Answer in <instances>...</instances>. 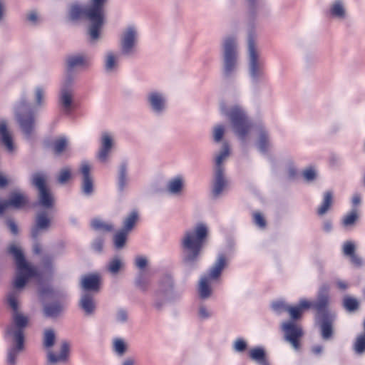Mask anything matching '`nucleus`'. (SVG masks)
Segmentation results:
<instances>
[{
  "instance_id": "obj_23",
  "label": "nucleus",
  "mask_w": 365,
  "mask_h": 365,
  "mask_svg": "<svg viewBox=\"0 0 365 365\" xmlns=\"http://www.w3.org/2000/svg\"><path fill=\"white\" fill-rule=\"evenodd\" d=\"M112 145L113 141L111 137L107 133L103 134L101 139V147L98 153V158L101 162H106L107 160Z\"/></svg>"
},
{
  "instance_id": "obj_35",
  "label": "nucleus",
  "mask_w": 365,
  "mask_h": 365,
  "mask_svg": "<svg viewBox=\"0 0 365 365\" xmlns=\"http://www.w3.org/2000/svg\"><path fill=\"white\" fill-rule=\"evenodd\" d=\"M56 341V334L53 329H46L43 331V345L46 349L51 350Z\"/></svg>"
},
{
  "instance_id": "obj_55",
  "label": "nucleus",
  "mask_w": 365,
  "mask_h": 365,
  "mask_svg": "<svg viewBox=\"0 0 365 365\" xmlns=\"http://www.w3.org/2000/svg\"><path fill=\"white\" fill-rule=\"evenodd\" d=\"M48 177L46 174L42 172H38L33 175L31 182H46Z\"/></svg>"
},
{
  "instance_id": "obj_13",
  "label": "nucleus",
  "mask_w": 365,
  "mask_h": 365,
  "mask_svg": "<svg viewBox=\"0 0 365 365\" xmlns=\"http://www.w3.org/2000/svg\"><path fill=\"white\" fill-rule=\"evenodd\" d=\"M317 303V299L315 301H309L304 298L299 299V303L295 306L289 304L288 312L290 317L289 321L294 322L302 317L303 312L310 308L315 309V304Z\"/></svg>"
},
{
  "instance_id": "obj_17",
  "label": "nucleus",
  "mask_w": 365,
  "mask_h": 365,
  "mask_svg": "<svg viewBox=\"0 0 365 365\" xmlns=\"http://www.w3.org/2000/svg\"><path fill=\"white\" fill-rule=\"evenodd\" d=\"M78 307L86 317L93 316L96 310V302L93 294L88 292L81 294Z\"/></svg>"
},
{
  "instance_id": "obj_10",
  "label": "nucleus",
  "mask_w": 365,
  "mask_h": 365,
  "mask_svg": "<svg viewBox=\"0 0 365 365\" xmlns=\"http://www.w3.org/2000/svg\"><path fill=\"white\" fill-rule=\"evenodd\" d=\"M29 204V198L26 193L21 190L12 191L7 200L0 199V217L9 207L23 209Z\"/></svg>"
},
{
  "instance_id": "obj_14",
  "label": "nucleus",
  "mask_w": 365,
  "mask_h": 365,
  "mask_svg": "<svg viewBox=\"0 0 365 365\" xmlns=\"http://www.w3.org/2000/svg\"><path fill=\"white\" fill-rule=\"evenodd\" d=\"M101 274L98 273H91L81 277L80 285L85 292H98L101 288Z\"/></svg>"
},
{
  "instance_id": "obj_38",
  "label": "nucleus",
  "mask_w": 365,
  "mask_h": 365,
  "mask_svg": "<svg viewBox=\"0 0 365 365\" xmlns=\"http://www.w3.org/2000/svg\"><path fill=\"white\" fill-rule=\"evenodd\" d=\"M114 321L118 324H126L129 322V312L125 308H118L116 309L114 314Z\"/></svg>"
},
{
  "instance_id": "obj_45",
  "label": "nucleus",
  "mask_w": 365,
  "mask_h": 365,
  "mask_svg": "<svg viewBox=\"0 0 365 365\" xmlns=\"http://www.w3.org/2000/svg\"><path fill=\"white\" fill-rule=\"evenodd\" d=\"M68 145L67 140L64 137L57 138L53 142V151L56 154L59 155L63 152Z\"/></svg>"
},
{
  "instance_id": "obj_26",
  "label": "nucleus",
  "mask_w": 365,
  "mask_h": 365,
  "mask_svg": "<svg viewBox=\"0 0 365 365\" xmlns=\"http://www.w3.org/2000/svg\"><path fill=\"white\" fill-rule=\"evenodd\" d=\"M0 136L2 143L6 146L7 150L12 152L14 146L11 135L7 130V125L5 120L0 121Z\"/></svg>"
},
{
  "instance_id": "obj_60",
  "label": "nucleus",
  "mask_w": 365,
  "mask_h": 365,
  "mask_svg": "<svg viewBox=\"0 0 365 365\" xmlns=\"http://www.w3.org/2000/svg\"><path fill=\"white\" fill-rule=\"evenodd\" d=\"M127 168L125 164H122L119 169V181L125 182L126 180Z\"/></svg>"
},
{
  "instance_id": "obj_21",
  "label": "nucleus",
  "mask_w": 365,
  "mask_h": 365,
  "mask_svg": "<svg viewBox=\"0 0 365 365\" xmlns=\"http://www.w3.org/2000/svg\"><path fill=\"white\" fill-rule=\"evenodd\" d=\"M136 38V31L133 27H129L124 33L122 41V51L124 53L128 54L131 52L135 45Z\"/></svg>"
},
{
  "instance_id": "obj_4",
  "label": "nucleus",
  "mask_w": 365,
  "mask_h": 365,
  "mask_svg": "<svg viewBox=\"0 0 365 365\" xmlns=\"http://www.w3.org/2000/svg\"><path fill=\"white\" fill-rule=\"evenodd\" d=\"M330 286L324 283L317 291V303L315 304L316 321L320 329V335L323 340L330 341L334 336V322L336 314L334 311L329 309Z\"/></svg>"
},
{
  "instance_id": "obj_39",
  "label": "nucleus",
  "mask_w": 365,
  "mask_h": 365,
  "mask_svg": "<svg viewBox=\"0 0 365 365\" xmlns=\"http://www.w3.org/2000/svg\"><path fill=\"white\" fill-rule=\"evenodd\" d=\"M247 348L248 341L242 337H237L232 341V349L235 353H245Z\"/></svg>"
},
{
  "instance_id": "obj_54",
  "label": "nucleus",
  "mask_w": 365,
  "mask_h": 365,
  "mask_svg": "<svg viewBox=\"0 0 365 365\" xmlns=\"http://www.w3.org/2000/svg\"><path fill=\"white\" fill-rule=\"evenodd\" d=\"M224 133H225L224 126L222 125H217L215 128L214 133H213L215 141L220 142L223 137Z\"/></svg>"
},
{
  "instance_id": "obj_9",
  "label": "nucleus",
  "mask_w": 365,
  "mask_h": 365,
  "mask_svg": "<svg viewBox=\"0 0 365 365\" xmlns=\"http://www.w3.org/2000/svg\"><path fill=\"white\" fill-rule=\"evenodd\" d=\"M282 331L284 340L288 342L292 348L298 351L300 350V339L304 335L302 327L293 321H285L282 323Z\"/></svg>"
},
{
  "instance_id": "obj_64",
  "label": "nucleus",
  "mask_w": 365,
  "mask_h": 365,
  "mask_svg": "<svg viewBox=\"0 0 365 365\" xmlns=\"http://www.w3.org/2000/svg\"><path fill=\"white\" fill-rule=\"evenodd\" d=\"M324 351V346L321 344L313 345L311 348V351L314 355H320Z\"/></svg>"
},
{
  "instance_id": "obj_34",
  "label": "nucleus",
  "mask_w": 365,
  "mask_h": 365,
  "mask_svg": "<svg viewBox=\"0 0 365 365\" xmlns=\"http://www.w3.org/2000/svg\"><path fill=\"white\" fill-rule=\"evenodd\" d=\"M352 349L354 352L359 356L365 354V335L359 334L356 336L353 345Z\"/></svg>"
},
{
  "instance_id": "obj_1",
  "label": "nucleus",
  "mask_w": 365,
  "mask_h": 365,
  "mask_svg": "<svg viewBox=\"0 0 365 365\" xmlns=\"http://www.w3.org/2000/svg\"><path fill=\"white\" fill-rule=\"evenodd\" d=\"M8 252L11 255L15 264V274L13 280L14 290L10 292H16V299H18L19 292L22 290L30 279L36 278L38 284V292L41 298H52L54 297V290L49 284H45L44 281L51 279L54 272L53 260L57 256L63 254V247L58 250L53 251L50 255L43 256L41 259L39 269L28 262L25 257L24 251L21 246L15 243L11 244L8 247ZM18 302V300H16Z\"/></svg>"
},
{
  "instance_id": "obj_5",
  "label": "nucleus",
  "mask_w": 365,
  "mask_h": 365,
  "mask_svg": "<svg viewBox=\"0 0 365 365\" xmlns=\"http://www.w3.org/2000/svg\"><path fill=\"white\" fill-rule=\"evenodd\" d=\"M37 190V205L43 210L37 212L35 224L31 229V236L36 240L46 232L51 226V219L48 210L55 205V197L48 187L47 184H35Z\"/></svg>"
},
{
  "instance_id": "obj_16",
  "label": "nucleus",
  "mask_w": 365,
  "mask_h": 365,
  "mask_svg": "<svg viewBox=\"0 0 365 365\" xmlns=\"http://www.w3.org/2000/svg\"><path fill=\"white\" fill-rule=\"evenodd\" d=\"M248 50L250 56V68L252 77L257 78L261 73L260 65L258 62V54L256 50L255 40L250 37L248 40Z\"/></svg>"
},
{
  "instance_id": "obj_53",
  "label": "nucleus",
  "mask_w": 365,
  "mask_h": 365,
  "mask_svg": "<svg viewBox=\"0 0 365 365\" xmlns=\"http://www.w3.org/2000/svg\"><path fill=\"white\" fill-rule=\"evenodd\" d=\"M134 264L136 267L142 270L146 267L148 259L144 256L138 255L135 257Z\"/></svg>"
},
{
  "instance_id": "obj_58",
  "label": "nucleus",
  "mask_w": 365,
  "mask_h": 365,
  "mask_svg": "<svg viewBox=\"0 0 365 365\" xmlns=\"http://www.w3.org/2000/svg\"><path fill=\"white\" fill-rule=\"evenodd\" d=\"M115 63V58L113 53H109L107 55L106 61V68L107 71H111Z\"/></svg>"
},
{
  "instance_id": "obj_63",
  "label": "nucleus",
  "mask_w": 365,
  "mask_h": 365,
  "mask_svg": "<svg viewBox=\"0 0 365 365\" xmlns=\"http://www.w3.org/2000/svg\"><path fill=\"white\" fill-rule=\"evenodd\" d=\"M43 95H44L43 90L41 88H38L36 91V103L39 106L42 104Z\"/></svg>"
},
{
  "instance_id": "obj_52",
  "label": "nucleus",
  "mask_w": 365,
  "mask_h": 365,
  "mask_svg": "<svg viewBox=\"0 0 365 365\" xmlns=\"http://www.w3.org/2000/svg\"><path fill=\"white\" fill-rule=\"evenodd\" d=\"M355 245L351 241H346L343 245V253L344 255L351 257L354 255Z\"/></svg>"
},
{
  "instance_id": "obj_50",
  "label": "nucleus",
  "mask_w": 365,
  "mask_h": 365,
  "mask_svg": "<svg viewBox=\"0 0 365 365\" xmlns=\"http://www.w3.org/2000/svg\"><path fill=\"white\" fill-rule=\"evenodd\" d=\"M91 167L88 163H83L81 165V172L83 177V182H92V178L90 175Z\"/></svg>"
},
{
  "instance_id": "obj_18",
  "label": "nucleus",
  "mask_w": 365,
  "mask_h": 365,
  "mask_svg": "<svg viewBox=\"0 0 365 365\" xmlns=\"http://www.w3.org/2000/svg\"><path fill=\"white\" fill-rule=\"evenodd\" d=\"M155 191L161 195L176 197L182 194L185 184H155Z\"/></svg>"
},
{
  "instance_id": "obj_12",
  "label": "nucleus",
  "mask_w": 365,
  "mask_h": 365,
  "mask_svg": "<svg viewBox=\"0 0 365 365\" xmlns=\"http://www.w3.org/2000/svg\"><path fill=\"white\" fill-rule=\"evenodd\" d=\"M236 45L233 38H227L224 43L225 49V73L229 75L235 68L236 64Z\"/></svg>"
},
{
  "instance_id": "obj_32",
  "label": "nucleus",
  "mask_w": 365,
  "mask_h": 365,
  "mask_svg": "<svg viewBox=\"0 0 365 365\" xmlns=\"http://www.w3.org/2000/svg\"><path fill=\"white\" fill-rule=\"evenodd\" d=\"M213 315L210 307L203 302H200L197 307V317L200 321L210 319Z\"/></svg>"
},
{
  "instance_id": "obj_31",
  "label": "nucleus",
  "mask_w": 365,
  "mask_h": 365,
  "mask_svg": "<svg viewBox=\"0 0 365 365\" xmlns=\"http://www.w3.org/2000/svg\"><path fill=\"white\" fill-rule=\"evenodd\" d=\"M92 227L100 232H111L114 229L113 225L107 221H104L99 218H95L91 221Z\"/></svg>"
},
{
  "instance_id": "obj_19",
  "label": "nucleus",
  "mask_w": 365,
  "mask_h": 365,
  "mask_svg": "<svg viewBox=\"0 0 365 365\" xmlns=\"http://www.w3.org/2000/svg\"><path fill=\"white\" fill-rule=\"evenodd\" d=\"M125 259L123 256L116 255L110 257L105 265V270L110 275L115 277L124 269Z\"/></svg>"
},
{
  "instance_id": "obj_6",
  "label": "nucleus",
  "mask_w": 365,
  "mask_h": 365,
  "mask_svg": "<svg viewBox=\"0 0 365 365\" xmlns=\"http://www.w3.org/2000/svg\"><path fill=\"white\" fill-rule=\"evenodd\" d=\"M106 1L107 0H90V5L87 7L73 5L71 8V19L78 20L86 18L91 21L89 35L93 40L99 37L100 30L103 24V7Z\"/></svg>"
},
{
  "instance_id": "obj_44",
  "label": "nucleus",
  "mask_w": 365,
  "mask_h": 365,
  "mask_svg": "<svg viewBox=\"0 0 365 365\" xmlns=\"http://www.w3.org/2000/svg\"><path fill=\"white\" fill-rule=\"evenodd\" d=\"M343 305L349 312H354L358 309L359 302L355 298L349 296H345L343 300Z\"/></svg>"
},
{
  "instance_id": "obj_2",
  "label": "nucleus",
  "mask_w": 365,
  "mask_h": 365,
  "mask_svg": "<svg viewBox=\"0 0 365 365\" xmlns=\"http://www.w3.org/2000/svg\"><path fill=\"white\" fill-rule=\"evenodd\" d=\"M16 297V292H12L8 298V303L14 312L11 322L5 330V338L9 342L6 354V365H17L18 358L25 349V329L28 318L18 311Z\"/></svg>"
},
{
  "instance_id": "obj_49",
  "label": "nucleus",
  "mask_w": 365,
  "mask_h": 365,
  "mask_svg": "<svg viewBox=\"0 0 365 365\" xmlns=\"http://www.w3.org/2000/svg\"><path fill=\"white\" fill-rule=\"evenodd\" d=\"M269 148L268 135L266 132H262L259 138V148L262 152H266Z\"/></svg>"
},
{
  "instance_id": "obj_42",
  "label": "nucleus",
  "mask_w": 365,
  "mask_h": 365,
  "mask_svg": "<svg viewBox=\"0 0 365 365\" xmlns=\"http://www.w3.org/2000/svg\"><path fill=\"white\" fill-rule=\"evenodd\" d=\"M60 101L67 113H69L72 103V95L69 91L63 90L61 92Z\"/></svg>"
},
{
  "instance_id": "obj_20",
  "label": "nucleus",
  "mask_w": 365,
  "mask_h": 365,
  "mask_svg": "<svg viewBox=\"0 0 365 365\" xmlns=\"http://www.w3.org/2000/svg\"><path fill=\"white\" fill-rule=\"evenodd\" d=\"M18 121L23 133L27 137L30 136L34 128V115L33 112L19 113Z\"/></svg>"
},
{
  "instance_id": "obj_3",
  "label": "nucleus",
  "mask_w": 365,
  "mask_h": 365,
  "mask_svg": "<svg viewBox=\"0 0 365 365\" xmlns=\"http://www.w3.org/2000/svg\"><path fill=\"white\" fill-rule=\"evenodd\" d=\"M207 235L208 227L202 222L197 223L185 232L181 245L182 263L187 271L198 267Z\"/></svg>"
},
{
  "instance_id": "obj_56",
  "label": "nucleus",
  "mask_w": 365,
  "mask_h": 365,
  "mask_svg": "<svg viewBox=\"0 0 365 365\" xmlns=\"http://www.w3.org/2000/svg\"><path fill=\"white\" fill-rule=\"evenodd\" d=\"M304 178L307 181L315 180L316 171L312 167L305 169L302 173Z\"/></svg>"
},
{
  "instance_id": "obj_36",
  "label": "nucleus",
  "mask_w": 365,
  "mask_h": 365,
  "mask_svg": "<svg viewBox=\"0 0 365 365\" xmlns=\"http://www.w3.org/2000/svg\"><path fill=\"white\" fill-rule=\"evenodd\" d=\"M128 234L124 230H120L114 235L113 245L115 249L121 250L125 247Z\"/></svg>"
},
{
  "instance_id": "obj_57",
  "label": "nucleus",
  "mask_w": 365,
  "mask_h": 365,
  "mask_svg": "<svg viewBox=\"0 0 365 365\" xmlns=\"http://www.w3.org/2000/svg\"><path fill=\"white\" fill-rule=\"evenodd\" d=\"M81 190L83 195L89 197L94 192V184H82Z\"/></svg>"
},
{
  "instance_id": "obj_33",
  "label": "nucleus",
  "mask_w": 365,
  "mask_h": 365,
  "mask_svg": "<svg viewBox=\"0 0 365 365\" xmlns=\"http://www.w3.org/2000/svg\"><path fill=\"white\" fill-rule=\"evenodd\" d=\"M149 101L153 109L157 112H160L164 108L165 101L162 96L158 93H150Z\"/></svg>"
},
{
  "instance_id": "obj_22",
  "label": "nucleus",
  "mask_w": 365,
  "mask_h": 365,
  "mask_svg": "<svg viewBox=\"0 0 365 365\" xmlns=\"http://www.w3.org/2000/svg\"><path fill=\"white\" fill-rule=\"evenodd\" d=\"M230 154V148L227 143H224L222 146V150L219 153V155L216 157L215 163L217 166L218 167L216 173H215V182H225L223 173L222 169L220 168V165L223 160L229 155Z\"/></svg>"
},
{
  "instance_id": "obj_46",
  "label": "nucleus",
  "mask_w": 365,
  "mask_h": 365,
  "mask_svg": "<svg viewBox=\"0 0 365 365\" xmlns=\"http://www.w3.org/2000/svg\"><path fill=\"white\" fill-rule=\"evenodd\" d=\"M358 218L357 210L355 208H353L351 211L346 215L342 220V223L344 226H351L354 224L356 220Z\"/></svg>"
},
{
  "instance_id": "obj_62",
  "label": "nucleus",
  "mask_w": 365,
  "mask_h": 365,
  "mask_svg": "<svg viewBox=\"0 0 365 365\" xmlns=\"http://www.w3.org/2000/svg\"><path fill=\"white\" fill-rule=\"evenodd\" d=\"M333 225L331 220L326 219L322 222V230L325 232H330L332 230Z\"/></svg>"
},
{
  "instance_id": "obj_51",
  "label": "nucleus",
  "mask_w": 365,
  "mask_h": 365,
  "mask_svg": "<svg viewBox=\"0 0 365 365\" xmlns=\"http://www.w3.org/2000/svg\"><path fill=\"white\" fill-rule=\"evenodd\" d=\"M331 14L337 17H343L344 16V9L339 2L335 3L331 9Z\"/></svg>"
},
{
  "instance_id": "obj_24",
  "label": "nucleus",
  "mask_w": 365,
  "mask_h": 365,
  "mask_svg": "<svg viewBox=\"0 0 365 365\" xmlns=\"http://www.w3.org/2000/svg\"><path fill=\"white\" fill-rule=\"evenodd\" d=\"M112 352L118 357L123 356L128 350V344L122 337H114L111 341Z\"/></svg>"
},
{
  "instance_id": "obj_61",
  "label": "nucleus",
  "mask_w": 365,
  "mask_h": 365,
  "mask_svg": "<svg viewBox=\"0 0 365 365\" xmlns=\"http://www.w3.org/2000/svg\"><path fill=\"white\" fill-rule=\"evenodd\" d=\"M6 225L9 227V228L12 234H14V235L18 234V232H19L18 226L13 220L8 219L6 220Z\"/></svg>"
},
{
  "instance_id": "obj_59",
  "label": "nucleus",
  "mask_w": 365,
  "mask_h": 365,
  "mask_svg": "<svg viewBox=\"0 0 365 365\" xmlns=\"http://www.w3.org/2000/svg\"><path fill=\"white\" fill-rule=\"evenodd\" d=\"M71 172L69 169L65 168L63 169L58 175V182H65L70 179Z\"/></svg>"
},
{
  "instance_id": "obj_48",
  "label": "nucleus",
  "mask_w": 365,
  "mask_h": 365,
  "mask_svg": "<svg viewBox=\"0 0 365 365\" xmlns=\"http://www.w3.org/2000/svg\"><path fill=\"white\" fill-rule=\"evenodd\" d=\"M253 222L259 228L263 229L266 226V220L259 212H255L252 215Z\"/></svg>"
},
{
  "instance_id": "obj_11",
  "label": "nucleus",
  "mask_w": 365,
  "mask_h": 365,
  "mask_svg": "<svg viewBox=\"0 0 365 365\" xmlns=\"http://www.w3.org/2000/svg\"><path fill=\"white\" fill-rule=\"evenodd\" d=\"M156 292L173 301H180L182 297V292L175 289V281L170 274H165L160 278Z\"/></svg>"
},
{
  "instance_id": "obj_28",
  "label": "nucleus",
  "mask_w": 365,
  "mask_h": 365,
  "mask_svg": "<svg viewBox=\"0 0 365 365\" xmlns=\"http://www.w3.org/2000/svg\"><path fill=\"white\" fill-rule=\"evenodd\" d=\"M333 201V193L331 191H327L324 194L322 204L319 206L317 213L319 216H323L330 210Z\"/></svg>"
},
{
  "instance_id": "obj_29",
  "label": "nucleus",
  "mask_w": 365,
  "mask_h": 365,
  "mask_svg": "<svg viewBox=\"0 0 365 365\" xmlns=\"http://www.w3.org/2000/svg\"><path fill=\"white\" fill-rule=\"evenodd\" d=\"M177 302L178 301L170 300L165 295L160 294L155 292L153 307L156 311L162 312L165 309L168 303H175Z\"/></svg>"
},
{
  "instance_id": "obj_37",
  "label": "nucleus",
  "mask_w": 365,
  "mask_h": 365,
  "mask_svg": "<svg viewBox=\"0 0 365 365\" xmlns=\"http://www.w3.org/2000/svg\"><path fill=\"white\" fill-rule=\"evenodd\" d=\"M229 190L228 184H213L210 188L211 197L217 199L225 195Z\"/></svg>"
},
{
  "instance_id": "obj_41",
  "label": "nucleus",
  "mask_w": 365,
  "mask_h": 365,
  "mask_svg": "<svg viewBox=\"0 0 365 365\" xmlns=\"http://www.w3.org/2000/svg\"><path fill=\"white\" fill-rule=\"evenodd\" d=\"M289 307V304H288L284 299H278L274 301L271 304L272 310L278 315L282 314L284 312H287Z\"/></svg>"
},
{
  "instance_id": "obj_8",
  "label": "nucleus",
  "mask_w": 365,
  "mask_h": 365,
  "mask_svg": "<svg viewBox=\"0 0 365 365\" xmlns=\"http://www.w3.org/2000/svg\"><path fill=\"white\" fill-rule=\"evenodd\" d=\"M221 110L223 113L230 116L235 131L238 137L241 139L245 138L251 128V125L244 111L238 107L233 108L230 113L225 110L223 106L221 107Z\"/></svg>"
},
{
  "instance_id": "obj_43",
  "label": "nucleus",
  "mask_w": 365,
  "mask_h": 365,
  "mask_svg": "<svg viewBox=\"0 0 365 365\" xmlns=\"http://www.w3.org/2000/svg\"><path fill=\"white\" fill-rule=\"evenodd\" d=\"M149 284V280L146 275L140 272L135 279V285L142 291H146Z\"/></svg>"
},
{
  "instance_id": "obj_25",
  "label": "nucleus",
  "mask_w": 365,
  "mask_h": 365,
  "mask_svg": "<svg viewBox=\"0 0 365 365\" xmlns=\"http://www.w3.org/2000/svg\"><path fill=\"white\" fill-rule=\"evenodd\" d=\"M250 358L259 365H270L266 359V352L262 346H256L249 351Z\"/></svg>"
},
{
  "instance_id": "obj_7",
  "label": "nucleus",
  "mask_w": 365,
  "mask_h": 365,
  "mask_svg": "<svg viewBox=\"0 0 365 365\" xmlns=\"http://www.w3.org/2000/svg\"><path fill=\"white\" fill-rule=\"evenodd\" d=\"M228 264V259L224 254H219L207 269L202 274L197 285V294L200 299L202 300L208 299L211 297L213 289L212 284L220 280L222 271Z\"/></svg>"
},
{
  "instance_id": "obj_15",
  "label": "nucleus",
  "mask_w": 365,
  "mask_h": 365,
  "mask_svg": "<svg viewBox=\"0 0 365 365\" xmlns=\"http://www.w3.org/2000/svg\"><path fill=\"white\" fill-rule=\"evenodd\" d=\"M71 350V344L67 341H63L60 345V349L58 354H55L51 350L47 351V361L51 364L59 362H66L69 358Z\"/></svg>"
},
{
  "instance_id": "obj_40",
  "label": "nucleus",
  "mask_w": 365,
  "mask_h": 365,
  "mask_svg": "<svg viewBox=\"0 0 365 365\" xmlns=\"http://www.w3.org/2000/svg\"><path fill=\"white\" fill-rule=\"evenodd\" d=\"M87 59L81 55L71 56L67 58V65L68 69H72L78 66H84L87 64Z\"/></svg>"
},
{
  "instance_id": "obj_47",
  "label": "nucleus",
  "mask_w": 365,
  "mask_h": 365,
  "mask_svg": "<svg viewBox=\"0 0 365 365\" xmlns=\"http://www.w3.org/2000/svg\"><path fill=\"white\" fill-rule=\"evenodd\" d=\"M104 238L101 236L96 237L91 242L92 250L98 254H101L103 250Z\"/></svg>"
},
{
  "instance_id": "obj_30",
  "label": "nucleus",
  "mask_w": 365,
  "mask_h": 365,
  "mask_svg": "<svg viewBox=\"0 0 365 365\" xmlns=\"http://www.w3.org/2000/svg\"><path fill=\"white\" fill-rule=\"evenodd\" d=\"M62 311V306L57 302L48 303L43 306V313L47 317H58Z\"/></svg>"
},
{
  "instance_id": "obj_27",
  "label": "nucleus",
  "mask_w": 365,
  "mask_h": 365,
  "mask_svg": "<svg viewBox=\"0 0 365 365\" xmlns=\"http://www.w3.org/2000/svg\"><path fill=\"white\" fill-rule=\"evenodd\" d=\"M138 219V212L137 210L131 211L125 217L123 221V227L121 230L129 233L135 226Z\"/></svg>"
}]
</instances>
